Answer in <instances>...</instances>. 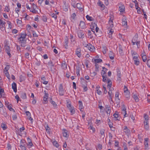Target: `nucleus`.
<instances>
[{
  "instance_id": "64",
  "label": "nucleus",
  "mask_w": 150,
  "mask_h": 150,
  "mask_svg": "<svg viewBox=\"0 0 150 150\" xmlns=\"http://www.w3.org/2000/svg\"><path fill=\"white\" fill-rule=\"evenodd\" d=\"M20 147L22 149V150H26L25 147L24 145H21Z\"/></svg>"
},
{
  "instance_id": "3",
  "label": "nucleus",
  "mask_w": 150,
  "mask_h": 150,
  "mask_svg": "<svg viewBox=\"0 0 150 150\" xmlns=\"http://www.w3.org/2000/svg\"><path fill=\"white\" fill-rule=\"evenodd\" d=\"M139 55L134 56L133 57V60L134 61V64L136 65H138L139 64V59L138 58Z\"/></svg>"
},
{
  "instance_id": "46",
  "label": "nucleus",
  "mask_w": 150,
  "mask_h": 150,
  "mask_svg": "<svg viewBox=\"0 0 150 150\" xmlns=\"http://www.w3.org/2000/svg\"><path fill=\"white\" fill-rule=\"evenodd\" d=\"M1 127L3 128V129L4 130L7 128L6 125L4 123L1 124Z\"/></svg>"
},
{
  "instance_id": "41",
  "label": "nucleus",
  "mask_w": 150,
  "mask_h": 150,
  "mask_svg": "<svg viewBox=\"0 0 150 150\" xmlns=\"http://www.w3.org/2000/svg\"><path fill=\"white\" fill-rule=\"evenodd\" d=\"M93 33H92L90 30H88V36H90V38H92L93 37Z\"/></svg>"
},
{
  "instance_id": "60",
  "label": "nucleus",
  "mask_w": 150,
  "mask_h": 150,
  "mask_svg": "<svg viewBox=\"0 0 150 150\" xmlns=\"http://www.w3.org/2000/svg\"><path fill=\"white\" fill-rule=\"evenodd\" d=\"M144 128L146 130H149V125H144Z\"/></svg>"
},
{
  "instance_id": "32",
  "label": "nucleus",
  "mask_w": 150,
  "mask_h": 150,
  "mask_svg": "<svg viewBox=\"0 0 150 150\" xmlns=\"http://www.w3.org/2000/svg\"><path fill=\"white\" fill-rule=\"evenodd\" d=\"M118 47L119 48V51L120 54L121 55H122L123 54V50L122 46L121 45H119Z\"/></svg>"
},
{
  "instance_id": "16",
  "label": "nucleus",
  "mask_w": 150,
  "mask_h": 150,
  "mask_svg": "<svg viewBox=\"0 0 150 150\" xmlns=\"http://www.w3.org/2000/svg\"><path fill=\"white\" fill-rule=\"evenodd\" d=\"M81 50L79 48H77L76 49V50L75 51L76 54L79 57H80L81 56Z\"/></svg>"
},
{
  "instance_id": "52",
  "label": "nucleus",
  "mask_w": 150,
  "mask_h": 150,
  "mask_svg": "<svg viewBox=\"0 0 150 150\" xmlns=\"http://www.w3.org/2000/svg\"><path fill=\"white\" fill-rule=\"evenodd\" d=\"M21 98L23 99H25L27 97L25 93H23L21 94Z\"/></svg>"
},
{
  "instance_id": "39",
  "label": "nucleus",
  "mask_w": 150,
  "mask_h": 150,
  "mask_svg": "<svg viewBox=\"0 0 150 150\" xmlns=\"http://www.w3.org/2000/svg\"><path fill=\"white\" fill-rule=\"evenodd\" d=\"M86 17L87 19L89 21H93L94 20V19L93 18H92V17L89 16L88 15H87Z\"/></svg>"
},
{
  "instance_id": "45",
  "label": "nucleus",
  "mask_w": 150,
  "mask_h": 150,
  "mask_svg": "<svg viewBox=\"0 0 150 150\" xmlns=\"http://www.w3.org/2000/svg\"><path fill=\"white\" fill-rule=\"evenodd\" d=\"M53 145L55 146L57 148H58L59 146V144H58L57 142L54 141L53 142Z\"/></svg>"
},
{
  "instance_id": "26",
  "label": "nucleus",
  "mask_w": 150,
  "mask_h": 150,
  "mask_svg": "<svg viewBox=\"0 0 150 150\" xmlns=\"http://www.w3.org/2000/svg\"><path fill=\"white\" fill-rule=\"evenodd\" d=\"M69 109V110L71 114V115H73L75 113V110L74 108V107L72 106L71 108Z\"/></svg>"
},
{
  "instance_id": "42",
  "label": "nucleus",
  "mask_w": 150,
  "mask_h": 150,
  "mask_svg": "<svg viewBox=\"0 0 150 150\" xmlns=\"http://www.w3.org/2000/svg\"><path fill=\"white\" fill-rule=\"evenodd\" d=\"M62 67L64 69H67V64L65 63H62Z\"/></svg>"
},
{
  "instance_id": "21",
  "label": "nucleus",
  "mask_w": 150,
  "mask_h": 150,
  "mask_svg": "<svg viewBox=\"0 0 150 150\" xmlns=\"http://www.w3.org/2000/svg\"><path fill=\"white\" fill-rule=\"evenodd\" d=\"M113 116L114 117V118L115 119L114 120H119L120 117H119V115L118 114H117L115 112L113 114Z\"/></svg>"
},
{
  "instance_id": "12",
  "label": "nucleus",
  "mask_w": 150,
  "mask_h": 150,
  "mask_svg": "<svg viewBox=\"0 0 150 150\" xmlns=\"http://www.w3.org/2000/svg\"><path fill=\"white\" fill-rule=\"evenodd\" d=\"M86 47L91 52H93L95 49L94 47L90 44L88 45L87 44Z\"/></svg>"
},
{
  "instance_id": "56",
  "label": "nucleus",
  "mask_w": 150,
  "mask_h": 150,
  "mask_svg": "<svg viewBox=\"0 0 150 150\" xmlns=\"http://www.w3.org/2000/svg\"><path fill=\"white\" fill-rule=\"evenodd\" d=\"M10 10V9L9 8L8 6H6L5 7V8L4 9V11L7 12H8Z\"/></svg>"
},
{
  "instance_id": "19",
  "label": "nucleus",
  "mask_w": 150,
  "mask_h": 150,
  "mask_svg": "<svg viewBox=\"0 0 150 150\" xmlns=\"http://www.w3.org/2000/svg\"><path fill=\"white\" fill-rule=\"evenodd\" d=\"M141 56L142 57V60L144 62H145L147 60L146 56L145 55V53L144 52V53L141 54Z\"/></svg>"
},
{
  "instance_id": "1",
  "label": "nucleus",
  "mask_w": 150,
  "mask_h": 150,
  "mask_svg": "<svg viewBox=\"0 0 150 150\" xmlns=\"http://www.w3.org/2000/svg\"><path fill=\"white\" fill-rule=\"evenodd\" d=\"M27 35L25 32L21 33L20 34V37L18 39V42L22 47H24L26 46L27 40L26 37Z\"/></svg>"
},
{
  "instance_id": "2",
  "label": "nucleus",
  "mask_w": 150,
  "mask_h": 150,
  "mask_svg": "<svg viewBox=\"0 0 150 150\" xmlns=\"http://www.w3.org/2000/svg\"><path fill=\"white\" fill-rule=\"evenodd\" d=\"M124 93L125 97L129 99L130 97V93L126 86H124Z\"/></svg>"
},
{
  "instance_id": "18",
  "label": "nucleus",
  "mask_w": 150,
  "mask_h": 150,
  "mask_svg": "<svg viewBox=\"0 0 150 150\" xmlns=\"http://www.w3.org/2000/svg\"><path fill=\"white\" fill-rule=\"evenodd\" d=\"M119 93L117 91L116 92L115 94V100L117 102V103H119L120 102V99L119 97Z\"/></svg>"
},
{
  "instance_id": "6",
  "label": "nucleus",
  "mask_w": 150,
  "mask_h": 150,
  "mask_svg": "<svg viewBox=\"0 0 150 150\" xmlns=\"http://www.w3.org/2000/svg\"><path fill=\"white\" fill-rule=\"evenodd\" d=\"M4 48L6 51V52L7 53L8 55L11 57V50L9 46H8L7 44H6L4 45Z\"/></svg>"
},
{
  "instance_id": "23",
  "label": "nucleus",
  "mask_w": 150,
  "mask_h": 150,
  "mask_svg": "<svg viewBox=\"0 0 150 150\" xmlns=\"http://www.w3.org/2000/svg\"><path fill=\"white\" fill-rule=\"evenodd\" d=\"M107 81H108L107 88L110 89L112 85V81L110 79H107Z\"/></svg>"
},
{
  "instance_id": "17",
  "label": "nucleus",
  "mask_w": 150,
  "mask_h": 150,
  "mask_svg": "<svg viewBox=\"0 0 150 150\" xmlns=\"http://www.w3.org/2000/svg\"><path fill=\"white\" fill-rule=\"evenodd\" d=\"M12 88L15 92L16 93L17 92L16 84L14 82L12 84Z\"/></svg>"
},
{
  "instance_id": "50",
  "label": "nucleus",
  "mask_w": 150,
  "mask_h": 150,
  "mask_svg": "<svg viewBox=\"0 0 150 150\" xmlns=\"http://www.w3.org/2000/svg\"><path fill=\"white\" fill-rule=\"evenodd\" d=\"M131 54L133 57L134 56L138 55L137 52L133 50H132L131 52Z\"/></svg>"
},
{
  "instance_id": "20",
  "label": "nucleus",
  "mask_w": 150,
  "mask_h": 150,
  "mask_svg": "<svg viewBox=\"0 0 150 150\" xmlns=\"http://www.w3.org/2000/svg\"><path fill=\"white\" fill-rule=\"evenodd\" d=\"M50 103L53 105V106L54 109L57 108L58 107L57 104L54 101L52 100V98H51Z\"/></svg>"
},
{
  "instance_id": "62",
  "label": "nucleus",
  "mask_w": 150,
  "mask_h": 150,
  "mask_svg": "<svg viewBox=\"0 0 150 150\" xmlns=\"http://www.w3.org/2000/svg\"><path fill=\"white\" fill-rule=\"evenodd\" d=\"M10 68V65H7L6 66V67L5 68V70L4 71H8V70Z\"/></svg>"
},
{
  "instance_id": "44",
  "label": "nucleus",
  "mask_w": 150,
  "mask_h": 150,
  "mask_svg": "<svg viewBox=\"0 0 150 150\" xmlns=\"http://www.w3.org/2000/svg\"><path fill=\"white\" fill-rule=\"evenodd\" d=\"M105 130L104 129H102L100 131V134L102 136H103V138L105 137Z\"/></svg>"
},
{
  "instance_id": "49",
  "label": "nucleus",
  "mask_w": 150,
  "mask_h": 150,
  "mask_svg": "<svg viewBox=\"0 0 150 150\" xmlns=\"http://www.w3.org/2000/svg\"><path fill=\"white\" fill-rule=\"evenodd\" d=\"M42 20L45 22H46L47 21V18L46 16H43L42 17Z\"/></svg>"
},
{
  "instance_id": "34",
  "label": "nucleus",
  "mask_w": 150,
  "mask_h": 150,
  "mask_svg": "<svg viewBox=\"0 0 150 150\" xmlns=\"http://www.w3.org/2000/svg\"><path fill=\"white\" fill-rule=\"evenodd\" d=\"M48 66L52 70V67L54 66V64H53L52 61H50L48 63Z\"/></svg>"
},
{
  "instance_id": "58",
  "label": "nucleus",
  "mask_w": 150,
  "mask_h": 150,
  "mask_svg": "<svg viewBox=\"0 0 150 150\" xmlns=\"http://www.w3.org/2000/svg\"><path fill=\"white\" fill-rule=\"evenodd\" d=\"M102 48L103 49V52L104 54H105L106 52V47H105L104 46L102 47Z\"/></svg>"
},
{
  "instance_id": "48",
  "label": "nucleus",
  "mask_w": 150,
  "mask_h": 150,
  "mask_svg": "<svg viewBox=\"0 0 150 150\" xmlns=\"http://www.w3.org/2000/svg\"><path fill=\"white\" fill-rule=\"evenodd\" d=\"M112 52H110L109 54V57L110 59H114V55H113Z\"/></svg>"
},
{
  "instance_id": "11",
  "label": "nucleus",
  "mask_w": 150,
  "mask_h": 150,
  "mask_svg": "<svg viewBox=\"0 0 150 150\" xmlns=\"http://www.w3.org/2000/svg\"><path fill=\"white\" fill-rule=\"evenodd\" d=\"M97 25L95 23H92L91 25V30L93 34L96 35L95 32L94 31L95 28H96Z\"/></svg>"
},
{
  "instance_id": "36",
  "label": "nucleus",
  "mask_w": 150,
  "mask_h": 150,
  "mask_svg": "<svg viewBox=\"0 0 150 150\" xmlns=\"http://www.w3.org/2000/svg\"><path fill=\"white\" fill-rule=\"evenodd\" d=\"M65 44L64 46L66 49L68 48V40L67 39H65L64 40Z\"/></svg>"
},
{
  "instance_id": "59",
  "label": "nucleus",
  "mask_w": 150,
  "mask_h": 150,
  "mask_svg": "<svg viewBox=\"0 0 150 150\" xmlns=\"http://www.w3.org/2000/svg\"><path fill=\"white\" fill-rule=\"evenodd\" d=\"M136 44L137 45V48H139L140 47V41H137L136 42Z\"/></svg>"
},
{
  "instance_id": "14",
  "label": "nucleus",
  "mask_w": 150,
  "mask_h": 150,
  "mask_svg": "<svg viewBox=\"0 0 150 150\" xmlns=\"http://www.w3.org/2000/svg\"><path fill=\"white\" fill-rule=\"evenodd\" d=\"M64 10L65 11H67L68 10L69 6L68 4L66 2H64V5L63 6Z\"/></svg>"
},
{
  "instance_id": "47",
  "label": "nucleus",
  "mask_w": 150,
  "mask_h": 150,
  "mask_svg": "<svg viewBox=\"0 0 150 150\" xmlns=\"http://www.w3.org/2000/svg\"><path fill=\"white\" fill-rule=\"evenodd\" d=\"M25 80V77L22 75H21L20 76V82H22V81Z\"/></svg>"
},
{
  "instance_id": "24",
  "label": "nucleus",
  "mask_w": 150,
  "mask_h": 150,
  "mask_svg": "<svg viewBox=\"0 0 150 150\" xmlns=\"http://www.w3.org/2000/svg\"><path fill=\"white\" fill-rule=\"evenodd\" d=\"M79 109L81 111L83 112V110H82L83 108V104L82 102L81 101H79Z\"/></svg>"
},
{
  "instance_id": "25",
  "label": "nucleus",
  "mask_w": 150,
  "mask_h": 150,
  "mask_svg": "<svg viewBox=\"0 0 150 150\" xmlns=\"http://www.w3.org/2000/svg\"><path fill=\"white\" fill-rule=\"evenodd\" d=\"M122 25L124 26H126L127 25V22L126 18H123L122 19Z\"/></svg>"
},
{
  "instance_id": "63",
  "label": "nucleus",
  "mask_w": 150,
  "mask_h": 150,
  "mask_svg": "<svg viewBox=\"0 0 150 150\" xmlns=\"http://www.w3.org/2000/svg\"><path fill=\"white\" fill-rule=\"evenodd\" d=\"M76 16V14H75V13H73L71 15V18H72V19H74L75 18V17Z\"/></svg>"
},
{
  "instance_id": "40",
  "label": "nucleus",
  "mask_w": 150,
  "mask_h": 150,
  "mask_svg": "<svg viewBox=\"0 0 150 150\" xmlns=\"http://www.w3.org/2000/svg\"><path fill=\"white\" fill-rule=\"evenodd\" d=\"M93 61L95 62L96 63H99L102 62V60L100 59H93Z\"/></svg>"
},
{
  "instance_id": "28",
  "label": "nucleus",
  "mask_w": 150,
  "mask_h": 150,
  "mask_svg": "<svg viewBox=\"0 0 150 150\" xmlns=\"http://www.w3.org/2000/svg\"><path fill=\"white\" fill-rule=\"evenodd\" d=\"M124 131L126 134H130V130L129 129H128L126 126L125 127V128L124 129Z\"/></svg>"
},
{
  "instance_id": "57",
  "label": "nucleus",
  "mask_w": 150,
  "mask_h": 150,
  "mask_svg": "<svg viewBox=\"0 0 150 150\" xmlns=\"http://www.w3.org/2000/svg\"><path fill=\"white\" fill-rule=\"evenodd\" d=\"M76 7L77 8L81 10L82 8L81 7V4L79 3H78L76 4Z\"/></svg>"
},
{
  "instance_id": "31",
  "label": "nucleus",
  "mask_w": 150,
  "mask_h": 150,
  "mask_svg": "<svg viewBox=\"0 0 150 150\" xmlns=\"http://www.w3.org/2000/svg\"><path fill=\"white\" fill-rule=\"evenodd\" d=\"M106 112L107 115L108 116H109L110 115V107H108V106L106 107Z\"/></svg>"
},
{
  "instance_id": "8",
  "label": "nucleus",
  "mask_w": 150,
  "mask_h": 150,
  "mask_svg": "<svg viewBox=\"0 0 150 150\" xmlns=\"http://www.w3.org/2000/svg\"><path fill=\"white\" fill-rule=\"evenodd\" d=\"M32 9L30 10V11L34 13H36L37 11L36 10V9L37 8V6L35 4L33 3L32 4Z\"/></svg>"
},
{
  "instance_id": "7",
  "label": "nucleus",
  "mask_w": 150,
  "mask_h": 150,
  "mask_svg": "<svg viewBox=\"0 0 150 150\" xmlns=\"http://www.w3.org/2000/svg\"><path fill=\"white\" fill-rule=\"evenodd\" d=\"M78 36L80 38L83 39L84 38V33L81 30H79L77 32Z\"/></svg>"
},
{
  "instance_id": "38",
  "label": "nucleus",
  "mask_w": 150,
  "mask_h": 150,
  "mask_svg": "<svg viewBox=\"0 0 150 150\" xmlns=\"http://www.w3.org/2000/svg\"><path fill=\"white\" fill-rule=\"evenodd\" d=\"M132 97L133 98V99L135 100L136 102H138L139 100L137 95H134L132 96Z\"/></svg>"
},
{
  "instance_id": "29",
  "label": "nucleus",
  "mask_w": 150,
  "mask_h": 150,
  "mask_svg": "<svg viewBox=\"0 0 150 150\" xmlns=\"http://www.w3.org/2000/svg\"><path fill=\"white\" fill-rule=\"evenodd\" d=\"M27 141L28 142V144H27V145H29L30 146H32L33 145V144L32 142V141L31 139L29 138H28L27 139Z\"/></svg>"
},
{
  "instance_id": "4",
  "label": "nucleus",
  "mask_w": 150,
  "mask_h": 150,
  "mask_svg": "<svg viewBox=\"0 0 150 150\" xmlns=\"http://www.w3.org/2000/svg\"><path fill=\"white\" fill-rule=\"evenodd\" d=\"M59 92L60 96H63L64 93V91L63 89V86L62 84H60L59 88Z\"/></svg>"
},
{
  "instance_id": "13",
  "label": "nucleus",
  "mask_w": 150,
  "mask_h": 150,
  "mask_svg": "<svg viewBox=\"0 0 150 150\" xmlns=\"http://www.w3.org/2000/svg\"><path fill=\"white\" fill-rule=\"evenodd\" d=\"M70 39L71 40V44H73L74 45L75 43H76L75 39L71 34H70Z\"/></svg>"
},
{
  "instance_id": "53",
  "label": "nucleus",
  "mask_w": 150,
  "mask_h": 150,
  "mask_svg": "<svg viewBox=\"0 0 150 150\" xmlns=\"http://www.w3.org/2000/svg\"><path fill=\"white\" fill-rule=\"evenodd\" d=\"M7 24L8 25L9 28H10V29H11L12 27V25L11 22L10 21H7Z\"/></svg>"
},
{
  "instance_id": "15",
  "label": "nucleus",
  "mask_w": 150,
  "mask_h": 150,
  "mask_svg": "<svg viewBox=\"0 0 150 150\" xmlns=\"http://www.w3.org/2000/svg\"><path fill=\"white\" fill-rule=\"evenodd\" d=\"M68 132L67 130L64 129H62V134L64 137H68L69 136Z\"/></svg>"
},
{
  "instance_id": "33",
  "label": "nucleus",
  "mask_w": 150,
  "mask_h": 150,
  "mask_svg": "<svg viewBox=\"0 0 150 150\" xmlns=\"http://www.w3.org/2000/svg\"><path fill=\"white\" fill-rule=\"evenodd\" d=\"M79 26L82 28H84L85 27V24L84 22L81 21L79 24Z\"/></svg>"
},
{
  "instance_id": "61",
  "label": "nucleus",
  "mask_w": 150,
  "mask_h": 150,
  "mask_svg": "<svg viewBox=\"0 0 150 150\" xmlns=\"http://www.w3.org/2000/svg\"><path fill=\"white\" fill-rule=\"evenodd\" d=\"M106 72L105 71V70H102V76H106Z\"/></svg>"
},
{
  "instance_id": "35",
  "label": "nucleus",
  "mask_w": 150,
  "mask_h": 150,
  "mask_svg": "<svg viewBox=\"0 0 150 150\" xmlns=\"http://www.w3.org/2000/svg\"><path fill=\"white\" fill-rule=\"evenodd\" d=\"M50 16H51L52 18H54L55 19V20L56 21L57 19V16L56 15V14H55L54 13H50Z\"/></svg>"
},
{
  "instance_id": "10",
  "label": "nucleus",
  "mask_w": 150,
  "mask_h": 150,
  "mask_svg": "<svg viewBox=\"0 0 150 150\" xmlns=\"http://www.w3.org/2000/svg\"><path fill=\"white\" fill-rule=\"evenodd\" d=\"M149 139L148 138H146L144 139V144L145 145V149L147 150L149 147Z\"/></svg>"
},
{
  "instance_id": "43",
  "label": "nucleus",
  "mask_w": 150,
  "mask_h": 150,
  "mask_svg": "<svg viewBox=\"0 0 150 150\" xmlns=\"http://www.w3.org/2000/svg\"><path fill=\"white\" fill-rule=\"evenodd\" d=\"M108 94L109 95V96L110 97V100L112 101V98L113 96L112 95V91H109L108 92Z\"/></svg>"
},
{
  "instance_id": "37",
  "label": "nucleus",
  "mask_w": 150,
  "mask_h": 150,
  "mask_svg": "<svg viewBox=\"0 0 150 150\" xmlns=\"http://www.w3.org/2000/svg\"><path fill=\"white\" fill-rule=\"evenodd\" d=\"M97 4L98 5L100 6L101 8H104L105 7V5L103 4L102 3L100 0L98 1Z\"/></svg>"
},
{
  "instance_id": "22",
  "label": "nucleus",
  "mask_w": 150,
  "mask_h": 150,
  "mask_svg": "<svg viewBox=\"0 0 150 150\" xmlns=\"http://www.w3.org/2000/svg\"><path fill=\"white\" fill-rule=\"evenodd\" d=\"M26 115L28 116V119L31 121L33 120V119L31 117V114L29 111H26L25 112Z\"/></svg>"
},
{
  "instance_id": "55",
  "label": "nucleus",
  "mask_w": 150,
  "mask_h": 150,
  "mask_svg": "<svg viewBox=\"0 0 150 150\" xmlns=\"http://www.w3.org/2000/svg\"><path fill=\"white\" fill-rule=\"evenodd\" d=\"M137 38L136 37H134V38H133V39L132 40V42H137Z\"/></svg>"
},
{
  "instance_id": "27",
  "label": "nucleus",
  "mask_w": 150,
  "mask_h": 150,
  "mask_svg": "<svg viewBox=\"0 0 150 150\" xmlns=\"http://www.w3.org/2000/svg\"><path fill=\"white\" fill-rule=\"evenodd\" d=\"M125 7L124 5H121L119 7V11L121 12H123L125 11Z\"/></svg>"
},
{
  "instance_id": "51",
  "label": "nucleus",
  "mask_w": 150,
  "mask_h": 150,
  "mask_svg": "<svg viewBox=\"0 0 150 150\" xmlns=\"http://www.w3.org/2000/svg\"><path fill=\"white\" fill-rule=\"evenodd\" d=\"M126 112V111H122V113L124 115V117L127 116V114Z\"/></svg>"
},
{
  "instance_id": "54",
  "label": "nucleus",
  "mask_w": 150,
  "mask_h": 150,
  "mask_svg": "<svg viewBox=\"0 0 150 150\" xmlns=\"http://www.w3.org/2000/svg\"><path fill=\"white\" fill-rule=\"evenodd\" d=\"M82 87L83 88V90L84 91H86L88 90V88L86 85L82 84Z\"/></svg>"
},
{
  "instance_id": "5",
  "label": "nucleus",
  "mask_w": 150,
  "mask_h": 150,
  "mask_svg": "<svg viewBox=\"0 0 150 150\" xmlns=\"http://www.w3.org/2000/svg\"><path fill=\"white\" fill-rule=\"evenodd\" d=\"M6 23L0 19V27L1 30L3 31L5 30V25Z\"/></svg>"
},
{
  "instance_id": "9",
  "label": "nucleus",
  "mask_w": 150,
  "mask_h": 150,
  "mask_svg": "<svg viewBox=\"0 0 150 150\" xmlns=\"http://www.w3.org/2000/svg\"><path fill=\"white\" fill-rule=\"evenodd\" d=\"M49 96V94L46 93H45V95L43 97V103L44 104H46L48 102V98Z\"/></svg>"
},
{
  "instance_id": "30",
  "label": "nucleus",
  "mask_w": 150,
  "mask_h": 150,
  "mask_svg": "<svg viewBox=\"0 0 150 150\" xmlns=\"http://www.w3.org/2000/svg\"><path fill=\"white\" fill-rule=\"evenodd\" d=\"M117 76L118 77L117 80L119 81L121 80V72L120 71H118L117 72Z\"/></svg>"
}]
</instances>
